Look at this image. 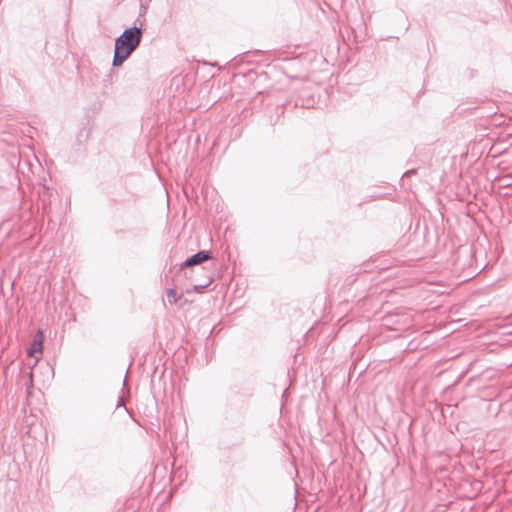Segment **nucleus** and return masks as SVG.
I'll return each mask as SVG.
<instances>
[{
	"label": "nucleus",
	"instance_id": "1",
	"mask_svg": "<svg viewBox=\"0 0 512 512\" xmlns=\"http://www.w3.org/2000/svg\"><path fill=\"white\" fill-rule=\"evenodd\" d=\"M141 30L133 27L126 29L115 41L113 65L120 66L136 49L141 40Z\"/></svg>",
	"mask_w": 512,
	"mask_h": 512
},
{
	"label": "nucleus",
	"instance_id": "2",
	"mask_svg": "<svg viewBox=\"0 0 512 512\" xmlns=\"http://www.w3.org/2000/svg\"><path fill=\"white\" fill-rule=\"evenodd\" d=\"M43 341H44V334L40 330L38 331L34 341L32 342L29 350L28 355L30 357H34L36 354H41L43 350Z\"/></svg>",
	"mask_w": 512,
	"mask_h": 512
},
{
	"label": "nucleus",
	"instance_id": "3",
	"mask_svg": "<svg viewBox=\"0 0 512 512\" xmlns=\"http://www.w3.org/2000/svg\"><path fill=\"white\" fill-rule=\"evenodd\" d=\"M208 259H210V254L206 251H200L197 254L188 258L185 262V266L191 267L194 265H198L203 263L204 261H207Z\"/></svg>",
	"mask_w": 512,
	"mask_h": 512
},
{
	"label": "nucleus",
	"instance_id": "4",
	"mask_svg": "<svg viewBox=\"0 0 512 512\" xmlns=\"http://www.w3.org/2000/svg\"><path fill=\"white\" fill-rule=\"evenodd\" d=\"M167 299L170 304H175L178 300L177 293L174 289H168L166 291Z\"/></svg>",
	"mask_w": 512,
	"mask_h": 512
},
{
	"label": "nucleus",
	"instance_id": "5",
	"mask_svg": "<svg viewBox=\"0 0 512 512\" xmlns=\"http://www.w3.org/2000/svg\"><path fill=\"white\" fill-rule=\"evenodd\" d=\"M117 410H118L121 414H123L124 416H127V415H126V408H125V406H124L121 402H118V404H117Z\"/></svg>",
	"mask_w": 512,
	"mask_h": 512
},
{
	"label": "nucleus",
	"instance_id": "6",
	"mask_svg": "<svg viewBox=\"0 0 512 512\" xmlns=\"http://www.w3.org/2000/svg\"><path fill=\"white\" fill-rule=\"evenodd\" d=\"M416 174V169H411L405 173V175Z\"/></svg>",
	"mask_w": 512,
	"mask_h": 512
}]
</instances>
